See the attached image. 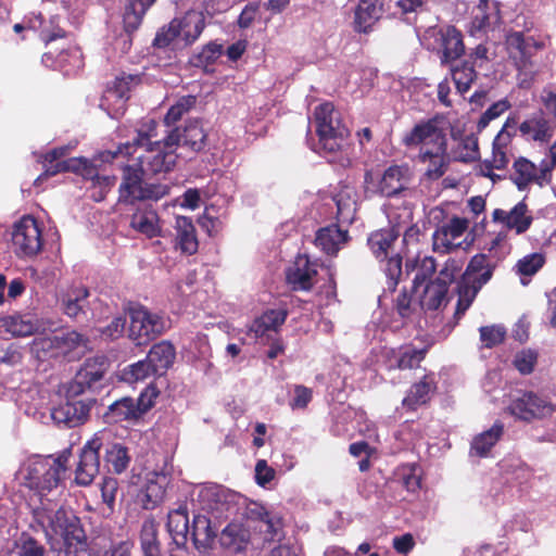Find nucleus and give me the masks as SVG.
<instances>
[{"label":"nucleus","mask_w":556,"mask_h":556,"mask_svg":"<svg viewBox=\"0 0 556 556\" xmlns=\"http://www.w3.org/2000/svg\"><path fill=\"white\" fill-rule=\"evenodd\" d=\"M515 178L514 182L519 190H523L536 178L535 165L525 157H519L514 163Z\"/></svg>","instance_id":"49530a36"},{"label":"nucleus","mask_w":556,"mask_h":556,"mask_svg":"<svg viewBox=\"0 0 556 556\" xmlns=\"http://www.w3.org/2000/svg\"><path fill=\"white\" fill-rule=\"evenodd\" d=\"M166 526L173 544L178 548H185L190 532L187 507L180 505L177 509L170 510Z\"/></svg>","instance_id":"bb28decb"},{"label":"nucleus","mask_w":556,"mask_h":556,"mask_svg":"<svg viewBox=\"0 0 556 556\" xmlns=\"http://www.w3.org/2000/svg\"><path fill=\"white\" fill-rule=\"evenodd\" d=\"M528 213V205L525 201H520L510 211L495 208L492 218L494 222L503 224L507 229H513L517 235H521L530 228L533 222L532 216Z\"/></svg>","instance_id":"5701e85b"},{"label":"nucleus","mask_w":556,"mask_h":556,"mask_svg":"<svg viewBox=\"0 0 556 556\" xmlns=\"http://www.w3.org/2000/svg\"><path fill=\"white\" fill-rule=\"evenodd\" d=\"M376 18V5L362 0L355 12V29L359 33H367Z\"/></svg>","instance_id":"de8ad7c7"},{"label":"nucleus","mask_w":556,"mask_h":556,"mask_svg":"<svg viewBox=\"0 0 556 556\" xmlns=\"http://www.w3.org/2000/svg\"><path fill=\"white\" fill-rule=\"evenodd\" d=\"M479 154L478 138L473 134H470L465 136L453 151V160L463 163H471L479 157Z\"/></svg>","instance_id":"a18cd8bd"},{"label":"nucleus","mask_w":556,"mask_h":556,"mask_svg":"<svg viewBox=\"0 0 556 556\" xmlns=\"http://www.w3.org/2000/svg\"><path fill=\"white\" fill-rule=\"evenodd\" d=\"M538 362V354L531 350L522 351L515 356L514 365L521 375L533 372Z\"/></svg>","instance_id":"0e129e2a"},{"label":"nucleus","mask_w":556,"mask_h":556,"mask_svg":"<svg viewBox=\"0 0 556 556\" xmlns=\"http://www.w3.org/2000/svg\"><path fill=\"white\" fill-rule=\"evenodd\" d=\"M545 264V257L541 253H531L520 258L517 264V273L522 276L535 275Z\"/></svg>","instance_id":"5fc2aeb1"},{"label":"nucleus","mask_w":556,"mask_h":556,"mask_svg":"<svg viewBox=\"0 0 556 556\" xmlns=\"http://www.w3.org/2000/svg\"><path fill=\"white\" fill-rule=\"evenodd\" d=\"M157 123L154 119H148L141 124L136 130L137 135L131 143L125 144L127 154L136 153L138 149L151 146L157 137L156 132Z\"/></svg>","instance_id":"37998d69"},{"label":"nucleus","mask_w":556,"mask_h":556,"mask_svg":"<svg viewBox=\"0 0 556 556\" xmlns=\"http://www.w3.org/2000/svg\"><path fill=\"white\" fill-rule=\"evenodd\" d=\"M149 175L138 163L123 167L122 184L119 185V201H157L169 193V186L164 184H148L143 176Z\"/></svg>","instance_id":"423d86ee"},{"label":"nucleus","mask_w":556,"mask_h":556,"mask_svg":"<svg viewBox=\"0 0 556 556\" xmlns=\"http://www.w3.org/2000/svg\"><path fill=\"white\" fill-rule=\"evenodd\" d=\"M318 152L329 162H336L348 146L350 130L342 122L341 113L331 102H324L315 110Z\"/></svg>","instance_id":"f03ea898"},{"label":"nucleus","mask_w":556,"mask_h":556,"mask_svg":"<svg viewBox=\"0 0 556 556\" xmlns=\"http://www.w3.org/2000/svg\"><path fill=\"white\" fill-rule=\"evenodd\" d=\"M412 173L408 165H391L382 174L377 191L386 198H393L408 188Z\"/></svg>","instance_id":"aec40b11"},{"label":"nucleus","mask_w":556,"mask_h":556,"mask_svg":"<svg viewBox=\"0 0 556 556\" xmlns=\"http://www.w3.org/2000/svg\"><path fill=\"white\" fill-rule=\"evenodd\" d=\"M504 434V425L501 421L494 425L486 431L476 435L470 445V453L478 457H488L491 450L501 440Z\"/></svg>","instance_id":"f704fd0d"},{"label":"nucleus","mask_w":556,"mask_h":556,"mask_svg":"<svg viewBox=\"0 0 556 556\" xmlns=\"http://www.w3.org/2000/svg\"><path fill=\"white\" fill-rule=\"evenodd\" d=\"M281 527V519L274 514L264 519L261 523L254 526V528L263 534L264 541L278 539L280 536Z\"/></svg>","instance_id":"bf43d9fd"},{"label":"nucleus","mask_w":556,"mask_h":556,"mask_svg":"<svg viewBox=\"0 0 556 556\" xmlns=\"http://www.w3.org/2000/svg\"><path fill=\"white\" fill-rule=\"evenodd\" d=\"M508 412L519 420L531 422L552 417L555 405L545 396L533 391H525L511 400Z\"/></svg>","instance_id":"9d476101"},{"label":"nucleus","mask_w":556,"mask_h":556,"mask_svg":"<svg viewBox=\"0 0 556 556\" xmlns=\"http://www.w3.org/2000/svg\"><path fill=\"white\" fill-rule=\"evenodd\" d=\"M506 45L509 56L518 71H522L532 65L531 58L538 51L544 48V42L536 40L532 36L526 37L522 31H513L506 37Z\"/></svg>","instance_id":"f3484780"},{"label":"nucleus","mask_w":556,"mask_h":556,"mask_svg":"<svg viewBox=\"0 0 556 556\" xmlns=\"http://www.w3.org/2000/svg\"><path fill=\"white\" fill-rule=\"evenodd\" d=\"M138 164L149 174L156 175L173 169L176 163L175 149H168L163 140H154L153 144L140 148Z\"/></svg>","instance_id":"ddd939ff"},{"label":"nucleus","mask_w":556,"mask_h":556,"mask_svg":"<svg viewBox=\"0 0 556 556\" xmlns=\"http://www.w3.org/2000/svg\"><path fill=\"white\" fill-rule=\"evenodd\" d=\"M176 242L179 249L187 254H193L198 250L195 228L190 218L177 216L175 222Z\"/></svg>","instance_id":"4c0bfd02"},{"label":"nucleus","mask_w":556,"mask_h":556,"mask_svg":"<svg viewBox=\"0 0 556 556\" xmlns=\"http://www.w3.org/2000/svg\"><path fill=\"white\" fill-rule=\"evenodd\" d=\"M510 108V103L507 100H500L493 103L488 110L480 116L477 123L478 131H482L491 121L502 115L505 111Z\"/></svg>","instance_id":"680f3d73"},{"label":"nucleus","mask_w":556,"mask_h":556,"mask_svg":"<svg viewBox=\"0 0 556 556\" xmlns=\"http://www.w3.org/2000/svg\"><path fill=\"white\" fill-rule=\"evenodd\" d=\"M448 125L443 115L437 114L416 124L402 139V143L407 148L421 146L418 161L427 165L425 176L430 180L440 179L448 169L452 160L447 152Z\"/></svg>","instance_id":"f257e3e1"},{"label":"nucleus","mask_w":556,"mask_h":556,"mask_svg":"<svg viewBox=\"0 0 556 556\" xmlns=\"http://www.w3.org/2000/svg\"><path fill=\"white\" fill-rule=\"evenodd\" d=\"M399 237L400 231L394 226L377 229L368 236L367 245L372 255L382 262L389 256Z\"/></svg>","instance_id":"a878e982"},{"label":"nucleus","mask_w":556,"mask_h":556,"mask_svg":"<svg viewBox=\"0 0 556 556\" xmlns=\"http://www.w3.org/2000/svg\"><path fill=\"white\" fill-rule=\"evenodd\" d=\"M479 333L482 345L485 349H492L502 344L506 338V329L501 325L481 326Z\"/></svg>","instance_id":"8fccbe9b"},{"label":"nucleus","mask_w":556,"mask_h":556,"mask_svg":"<svg viewBox=\"0 0 556 556\" xmlns=\"http://www.w3.org/2000/svg\"><path fill=\"white\" fill-rule=\"evenodd\" d=\"M176 351L168 341H161L154 344L149 351L147 358L159 375H163L173 365Z\"/></svg>","instance_id":"e433bc0d"},{"label":"nucleus","mask_w":556,"mask_h":556,"mask_svg":"<svg viewBox=\"0 0 556 556\" xmlns=\"http://www.w3.org/2000/svg\"><path fill=\"white\" fill-rule=\"evenodd\" d=\"M325 271L326 278H324L323 285L318 286L319 291L315 295L318 298L319 307H323L324 305H329L332 301L336 300L337 296V286L330 267H326Z\"/></svg>","instance_id":"864d4df0"},{"label":"nucleus","mask_w":556,"mask_h":556,"mask_svg":"<svg viewBox=\"0 0 556 556\" xmlns=\"http://www.w3.org/2000/svg\"><path fill=\"white\" fill-rule=\"evenodd\" d=\"M87 338L77 331H66L40 340L42 349H54L59 353L66 354L77 348L87 346Z\"/></svg>","instance_id":"c85d7f7f"},{"label":"nucleus","mask_w":556,"mask_h":556,"mask_svg":"<svg viewBox=\"0 0 556 556\" xmlns=\"http://www.w3.org/2000/svg\"><path fill=\"white\" fill-rule=\"evenodd\" d=\"M130 226L148 238L156 237L161 231L159 215L151 206L138 208L131 216Z\"/></svg>","instance_id":"72a5a7b5"},{"label":"nucleus","mask_w":556,"mask_h":556,"mask_svg":"<svg viewBox=\"0 0 556 556\" xmlns=\"http://www.w3.org/2000/svg\"><path fill=\"white\" fill-rule=\"evenodd\" d=\"M435 390L437 382L434 376L432 374L425 375L418 382L412 384L403 400V404L415 409L417 406L428 403Z\"/></svg>","instance_id":"c756f323"},{"label":"nucleus","mask_w":556,"mask_h":556,"mask_svg":"<svg viewBox=\"0 0 556 556\" xmlns=\"http://www.w3.org/2000/svg\"><path fill=\"white\" fill-rule=\"evenodd\" d=\"M509 149H503L500 147L492 146V157L483 162V167L488 169L484 174L486 177H492L491 172L493 169H504L509 163Z\"/></svg>","instance_id":"13d9d810"},{"label":"nucleus","mask_w":556,"mask_h":556,"mask_svg":"<svg viewBox=\"0 0 556 556\" xmlns=\"http://www.w3.org/2000/svg\"><path fill=\"white\" fill-rule=\"evenodd\" d=\"M311 262L308 255H299L287 269L286 279L292 290H309L312 287Z\"/></svg>","instance_id":"cd10ccee"},{"label":"nucleus","mask_w":556,"mask_h":556,"mask_svg":"<svg viewBox=\"0 0 556 556\" xmlns=\"http://www.w3.org/2000/svg\"><path fill=\"white\" fill-rule=\"evenodd\" d=\"M154 2L155 0H128L124 14V24L127 31L138 28L143 15Z\"/></svg>","instance_id":"c03bdc74"},{"label":"nucleus","mask_w":556,"mask_h":556,"mask_svg":"<svg viewBox=\"0 0 556 556\" xmlns=\"http://www.w3.org/2000/svg\"><path fill=\"white\" fill-rule=\"evenodd\" d=\"M195 97L186 96L180 98L174 105H172L164 117V122L167 126L175 124L179 121L184 114H186L194 104Z\"/></svg>","instance_id":"4d7b16f0"},{"label":"nucleus","mask_w":556,"mask_h":556,"mask_svg":"<svg viewBox=\"0 0 556 556\" xmlns=\"http://www.w3.org/2000/svg\"><path fill=\"white\" fill-rule=\"evenodd\" d=\"M12 243L15 252L23 256H33L41 250V231L35 218L26 216L14 225Z\"/></svg>","instance_id":"4468645a"},{"label":"nucleus","mask_w":556,"mask_h":556,"mask_svg":"<svg viewBox=\"0 0 556 556\" xmlns=\"http://www.w3.org/2000/svg\"><path fill=\"white\" fill-rule=\"evenodd\" d=\"M387 264L384 268V274L387 276V286L388 289L393 292L396 289V286L400 282L402 277V256L396 253L387 257Z\"/></svg>","instance_id":"603ef678"},{"label":"nucleus","mask_w":556,"mask_h":556,"mask_svg":"<svg viewBox=\"0 0 556 556\" xmlns=\"http://www.w3.org/2000/svg\"><path fill=\"white\" fill-rule=\"evenodd\" d=\"M206 134L198 121H190L181 128L172 129L164 138V146L168 149L187 147L194 152L205 147Z\"/></svg>","instance_id":"6ab92c4d"},{"label":"nucleus","mask_w":556,"mask_h":556,"mask_svg":"<svg viewBox=\"0 0 556 556\" xmlns=\"http://www.w3.org/2000/svg\"><path fill=\"white\" fill-rule=\"evenodd\" d=\"M200 498L207 509L219 510V504L224 505L222 500L225 498V491L217 486L205 488L200 491Z\"/></svg>","instance_id":"69168bd1"},{"label":"nucleus","mask_w":556,"mask_h":556,"mask_svg":"<svg viewBox=\"0 0 556 556\" xmlns=\"http://www.w3.org/2000/svg\"><path fill=\"white\" fill-rule=\"evenodd\" d=\"M493 270L494 266L490 264L485 254H476L470 258L457 281L456 293L458 299L454 313L456 320H459L471 306L479 291L492 278Z\"/></svg>","instance_id":"20e7f679"},{"label":"nucleus","mask_w":556,"mask_h":556,"mask_svg":"<svg viewBox=\"0 0 556 556\" xmlns=\"http://www.w3.org/2000/svg\"><path fill=\"white\" fill-rule=\"evenodd\" d=\"M129 338L138 345L155 339L169 328V321L166 318L151 313L141 305L129 308Z\"/></svg>","instance_id":"1a4fd4ad"},{"label":"nucleus","mask_w":556,"mask_h":556,"mask_svg":"<svg viewBox=\"0 0 556 556\" xmlns=\"http://www.w3.org/2000/svg\"><path fill=\"white\" fill-rule=\"evenodd\" d=\"M45 553V547L31 536L23 535L17 543L18 556H43Z\"/></svg>","instance_id":"338daca9"},{"label":"nucleus","mask_w":556,"mask_h":556,"mask_svg":"<svg viewBox=\"0 0 556 556\" xmlns=\"http://www.w3.org/2000/svg\"><path fill=\"white\" fill-rule=\"evenodd\" d=\"M159 375L156 370L151 366V363L146 359L139 361L128 366L123 371V380L132 383L144 380L151 376Z\"/></svg>","instance_id":"09e8293b"},{"label":"nucleus","mask_w":556,"mask_h":556,"mask_svg":"<svg viewBox=\"0 0 556 556\" xmlns=\"http://www.w3.org/2000/svg\"><path fill=\"white\" fill-rule=\"evenodd\" d=\"M169 484V477L163 471L147 473L146 483L139 494L140 503L144 509H153L165 497L166 488Z\"/></svg>","instance_id":"4be33fe9"},{"label":"nucleus","mask_w":556,"mask_h":556,"mask_svg":"<svg viewBox=\"0 0 556 556\" xmlns=\"http://www.w3.org/2000/svg\"><path fill=\"white\" fill-rule=\"evenodd\" d=\"M450 65V72L455 87L457 91L464 96L469 91L473 81L477 79L478 74L475 70V64L470 60H464L456 65Z\"/></svg>","instance_id":"ea45409f"},{"label":"nucleus","mask_w":556,"mask_h":556,"mask_svg":"<svg viewBox=\"0 0 556 556\" xmlns=\"http://www.w3.org/2000/svg\"><path fill=\"white\" fill-rule=\"evenodd\" d=\"M287 317V312L283 309H271L264 313L261 317L256 318L250 327V331L255 334V338L265 336L268 331H277Z\"/></svg>","instance_id":"a19ab883"},{"label":"nucleus","mask_w":556,"mask_h":556,"mask_svg":"<svg viewBox=\"0 0 556 556\" xmlns=\"http://www.w3.org/2000/svg\"><path fill=\"white\" fill-rule=\"evenodd\" d=\"M94 403L92 397L79 400L66 399L64 403L51 409V417L56 424L67 427H77L87 421L90 409Z\"/></svg>","instance_id":"a211bd4d"},{"label":"nucleus","mask_w":556,"mask_h":556,"mask_svg":"<svg viewBox=\"0 0 556 556\" xmlns=\"http://www.w3.org/2000/svg\"><path fill=\"white\" fill-rule=\"evenodd\" d=\"M43 167L45 177L54 176L61 172H76L79 173L83 177H90L94 172V166L89 163L88 159L79 157V159H70L62 162H46L43 157Z\"/></svg>","instance_id":"473e14b6"},{"label":"nucleus","mask_w":556,"mask_h":556,"mask_svg":"<svg viewBox=\"0 0 556 556\" xmlns=\"http://www.w3.org/2000/svg\"><path fill=\"white\" fill-rule=\"evenodd\" d=\"M412 267H415V265ZM416 268L417 273L413 280V289H417L427 280H432L431 277L437 270V262L432 256H424L417 260Z\"/></svg>","instance_id":"3c124183"},{"label":"nucleus","mask_w":556,"mask_h":556,"mask_svg":"<svg viewBox=\"0 0 556 556\" xmlns=\"http://www.w3.org/2000/svg\"><path fill=\"white\" fill-rule=\"evenodd\" d=\"M35 520L39 523L48 539L61 538L67 548L77 546L87 548V538L79 518L64 507L52 511L47 508H38L34 511Z\"/></svg>","instance_id":"7ed1b4c3"},{"label":"nucleus","mask_w":556,"mask_h":556,"mask_svg":"<svg viewBox=\"0 0 556 556\" xmlns=\"http://www.w3.org/2000/svg\"><path fill=\"white\" fill-rule=\"evenodd\" d=\"M104 460L110 471L121 475L128 468L131 456L126 446L121 443H113L106 447Z\"/></svg>","instance_id":"79ce46f5"},{"label":"nucleus","mask_w":556,"mask_h":556,"mask_svg":"<svg viewBox=\"0 0 556 556\" xmlns=\"http://www.w3.org/2000/svg\"><path fill=\"white\" fill-rule=\"evenodd\" d=\"M426 39L427 49L439 56L442 66L452 64L465 54L464 36L453 25L429 29Z\"/></svg>","instance_id":"0eeeda50"},{"label":"nucleus","mask_w":556,"mask_h":556,"mask_svg":"<svg viewBox=\"0 0 556 556\" xmlns=\"http://www.w3.org/2000/svg\"><path fill=\"white\" fill-rule=\"evenodd\" d=\"M159 523L154 518L143 520L140 530V547L143 556H163L159 541Z\"/></svg>","instance_id":"c9c22d12"},{"label":"nucleus","mask_w":556,"mask_h":556,"mask_svg":"<svg viewBox=\"0 0 556 556\" xmlns=\"http://www.w3.org/2000/svg\"><path fill=\"white\" fill-rule=\"evenodd\" d=\"M250 531L241 523L232 522L226 526L219 536L218 542L223 549L229 554L243 553L250 543Z\"/></svg>","instance_id":"b1692460"},{"label":"nucleus","mask_w":556,"mask_h":556,"mask_svg":"<svg viewBox=\"0 0 556 556\" xmlns=\"http://www.w3.org/2000/svg\"><path fill=\"white\" fill-rule=\"evenodd\" d=\"M177 37H180L178 18H174L166 27H163L156 34L153 45L159 48H164Z\"/></svg>","instance_id":"e2e57ef3"},{"label":"nucleus","mask_w":556,"mask_h":556,"mask_svg":"<svg viewBox=\"0 0 556 556\" xmlns=\"http://www.w3.org/2000/svg\"><path fill=\"white\" fill-rule=\"evenodd\" d=\"M348 240L349 231L338 224L323 227L315 233V245L329 256H336Z\"/></svg>","instance_id":"393cba45"},{"label":"nucleus","mask_w":556,"mask_h":556,"mask_svg":"<svg viewBox=\"0 0 556 556\" xmlns=\"http://www.w3.org/2000/svg\"><path fill=\"white\" fill-rule=\"evenodd\" d=\"M180 38L190 45L194 42L205 27V17L202 12L189 11L182 18H178Z\"/></svg>","instance_id":"58836bf2"},{"label":"nucleus","mask_w":556,"mask_h":556,"mask_svg":"<svg viewBox=\"0 0 556 556\" xmlns=\"http://www.w3.org/2000/svg\"><path fill=\"white\" fill-rule=\"evenodd\" d=\"M460 266L454 258H448L444 267L433 280H429L419 299V305L425 312H435L445 307L448 302L450 285L455 280Z\"/></svg>","instance_id":"6e6552de"},{"label":"nucleus","mask_w":556,"mask_h":556,"mask_svg":"<svg viewBox=\"0 0 556 556\" xmlns=\"http://www.w3.org/2000/svg\"><path fill=\"white\" fill-rule=\"evenodd\" d=\"M105 440L104 432H97L83 446L75 470V482L81 486L90 485L100 471V455Z\"/></svg>","instance_id":"f8f14e48"},{"label":"nucleus","mask_w":556,"mask_h":556,"mask_svg":"<svg viewBox=\"0 0 556 556\" xmlns=\"http://www.w3.org/2000/svg\"><path fill=\"white\" fill-rule=\"evenodd\" d=\"M330 201L337 207V219L342 222L352 220V215L354 213L353 201L351 197L345 191H340L333 195H331Z\"/></svg>","instance_id":"6e6d98bb"},{"label":"nucleus","mask_w":556,"mask_h":556,"mask_svg":"<svg viewBox=\"0 0 556 556\" xmlns=\"http://www.w3.org/2000/svg\"><path fill=\"white\" fill-rule=\"evenodd\" d=\"M135 80L131 75L116 77L104 91L100 108L112 118H118L125 113L126 102L129 99L130 83Z\"/></svg>","instance_id":"dca6fc26"},{"label":"nucleus","mask_w":556,"mask_h":556,"mask_svg":"<svg viewBox=\"0 0 556 556\" xmlns=\"http://www.w3.org/2000/svg\"><path fill=\"white\" fill-rule=\"evenodd\" d=\"M37 321L29 315L14 314L0 318V331L13 337H27L38 330Z\"/></svg>","instance_id":"2f4dec72"},{"label":"nucleus","mask_w":556,"mask_h":556,"mask_svg":"<svg viewBox=\"0 0 556 556\" xmlns=\"http://www.w3.org/2000/svg\"><path fill=\"white\" fill-rule=\"evenodd\" d=\"M223 53V46L216 42H210L201 52L193 58V63L197 66H206L213 64Z\"/></svg>","instance_id":"052dcab7"},{"label":"nucleus","mask_w":556,"mask_h":556,"mask_svg":"<svg viewBox=\"0 0 556 556\" xmlns=\"http://www.w3.org/2000/svg\"><path fill=\"white\" fill-rule=\"evenodd\" d=\"M156 396L155 388L148 387L137 400L123 397L112 403L108 407L104 418L110 424L138 419L153 406Z\"/></svg>","instance_id":"9b49d317"},{"label":"nucleus","mask_w":556,"mask_h":556,"mask_svg":"<svg viewBox=\"0 0 556 556\" xmlns=\"http://www.w3.org/2000/svg\"><path fill=\"white\" fill-rule=\"evenodd\" d=\"M454 239H451V236L444 230V228L439 227L432 235V247L433 251L440 253H448L456 245L454 244Z\"/></svg>","instance_id":"774afa93"},{"label":"nucleus","mask_w":556,"mask_h":556,"mask_svg":"<svg viewBox=\"0 0 556 556\" xmlns=\"http://www.w3.org/2000/svg\"><path fill=\"white\" fill-rule=\"evenodd\" d=\"M70 452L64 451L58 457L36 456L30 458L24 468V480L28 488L51 491L60 482L61 473L66 470Z\"/></svg>","instance_id":"39448f33"},{"label":"nucleus","mask_w":556,"mask_h":556,"mask_svg":"<svg viewBox=\"0 0 556 556\" xmlns=\"http://www.w3.org/2000/svg\"><path fill=\"white\" fill-rule=\"evenodd\" d=\"M106 372L103 357L87 359L75 378L66 386V399L78 400L88 389L99 382Z\"/></svg>","instance_id":"2eb2a0df"},{"label":"nucleus","mask_w":556,"mask_h":556,"mask_svg":"<svg viewBox=\"0 0 556 556\" xmlns=\"http://www.w3.org/2000/svg\"><path fill=\"white\" fill-rule=\"evenodd\" d=\"M195 549L205 552L212 547L216 533L212 528L211 520L204 515H195L192 528L189 532Z\"/></svg>","instance_id":"7c9ffc66"},{"label":"nucleus","mask_w":556,"mask_h":556,"mask_svg":"<svg viewBox=\"0 0 556 556\" xmlns=\"http://www.w3.org/2000/svg\"><path fill=\"white\" fill-rule=\"evenodd\" d=\"M430 346V344H427L424 348L417 349L413 344H406L401 346L399 350L390 349L387 352V357L389 361L388 368L390 370H407L418 368L420 363L426 358Z\"/></svg>","instance_id":"412c9836"}]
</instances>
